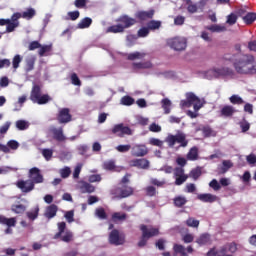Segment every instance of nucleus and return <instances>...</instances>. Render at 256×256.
Listing matches in <instances>:
<instances>
[{"mask_svg":"<svg viewBox=\"0 0 256 256\" xmlns=\"http://www.w3.org/2000/svg\"><path fill=\"white\" fill-rule=\"evenodd\" d=\"M186 99L180 101V107L182 109H189V107H193L194 112L189 110L187 112L188 117L191 119H196L197 117V111L203 107V101L200 100V98L195 95L193 92H187L185 95Z\"/></svg>","mask_w":256,"mask_h":256,"instance_id":"nucleus-1","label":"nucleus"},{"mask_svg":"<svg viewBox=\"0 0 256 256\" xmlns=\"http://www.w3.org/2000/svg\"><path fill=\"white\" fill-rule=\"evenodd\" d=\"M116 23L118 24L109 26L106 33H125V29H129L133 27V25H137V19L124 14L116 19Z\"/></svg>","mask_w":256,"mask_h":256,"instance_id":"nucleus-2","label":"nucleus"},{"mask_svg":"<svg viewBox=\"0 0 256 256\" xmlns=\"http://www.w3.org/2000/svg\"><path fill=\"white\" fill-rule=\"evenodd\" d=\"M255 63V56L244 54L233 63V67L239 75H251V65Z\"/></svg>","mask_w":256,"mask_h":256,"instance_id":"nucleus-3","label":"nucleus"},{"mask_svg":"<svg viewBox=\"0 0 256 256\" xmlns=\"http://www.w3.org/2000/svg\"><path fill=\"white\" fill-rule=\"evenodd\" d=\"M29 99L32 101V103H37V105H47L49 101H52V98L49 96V94H43L39 84H34L32 86Z\"/></svg>","mask_w":256,"mask_h":256,"instance_id":"nucleus-4","label":"nucleus"},{"mask_svg":"<svg viewBox=\"0 0 256 256\" xmlns=\"http://www.w3.org/2000/svg\"><path fill=\"white\" fill-rule=\"evenodd\" d=\"M140 231L142 232V235L138 242V247H145L149 239H151L152 237H157V235H159V228L147 226L145 224L140 225Z\"/></svg>","mask_w":256,"mask_h":256,"instance_id":"nucleus-5","label":"nucleus"},{"mask_svg":"<svg viewBox=\"0 0 256 256\" xmlns=\"http://www.w3.org/2000/svg\"><path fill=\"white\" fill-rule=\"evenodd\" d=\"M165 143H167L168 147H175V144L178 143L179 147H187L189 145V140H187V135L183 132H178L176 135L169 134L165 138Z\"/></svg>","mask_w":256,"mask_h":256,"instance_id":"nucleus-6","label":"nucleus"},{"mask_svg":"<svg viewBox=\"0 0 256 256\" xmlns=\"http://www.w3.org/2000/svg\"><path fill=\"white\" fill-rule=\"evenodd\" d=\"M166 44L170 49H173V51H185V49H187V38L181 36L168 38Z\"/></svg>","mask_w":256,"mask_h":256,"instance_id":"nucleus-7","label":"nucleus"},{"mask_svg":"<svg viewBox=\"0 0 256 256\" xmlns=\"http://www.w3.org/2000/svg\"><path fill=\"white\" fill-rule=\"evenodd\" d=\"M133 193H135V189L127 185L116 187L110 191V194L113 196L112 199H127V197H131Z\"/></svg>","mask_w":256,"mask_h":256,"instance_id":"nucleus-8","label":"nucleus"},{"mask_svg":"<svg viewBox=\"0 0 256 256\" xmlns=\"http://www.w3.org/2000/svg\"><path fill=\"white\" fill-rule=\"evenodd\" d=\"M161 28V21L150 20L147 22L146 26L141 27L137 32V37L145 38L149 37L151 31H157Z\"/></svg>","mask_w":256,"mask_h":256,"instance_id":"nucleus-9","label":"nucleus"},{"mask_svg":"<svg viewBox=\"0 0 256 256\" xmlns=\"http://www.w3.org/2000/svg\"><path fill=\"white\" fill-rule=\"evenodd\" d=\"M28 178L30 183V189H33V185H39L41 183H44L45 178L43 177V174L41 173V169L37 167H33L28 171Z\"/></svg>","mask_w":256,"mask_h":256,"instance_id":"nucleus-10","label":"nucleus"},{"mask_svg":"<svg viewBox=\"0 0 256 256\" xmlns=\"http://www.w3.org/2000/svg\"><path fill=\"white\" fill-rule=\"evenodd\" d=\"M109 243L111 245H124L125 244V234L119 233V230L114 229L109 234Z\"/></svg>","mask_w":256,"mask_h":256,"instance_id":"nucleus-11","label":"nucleus"},{"mask_svg":"<svg viewBox=\"0 0 256 256\" xmlns=\"http://www.w3.org/2000/svg\"><path fill=\"white\" fill-rule=\"evenodd\" d=\"M111 133L113 135H116V137H124L125 135H133V130L129 128L128 126H124L121 124H116L111 130Z\"/></svg>","mask_w":256,"mask_h":256,"instance_id":"nucleus-12","label":"nucleus"},{"mask_svg":"<svg viewBox=\"0 0 256 256\" xmlns=\"http://www.w3.org/2000/svg\"><path fill=\"white\" fill-rule=\"evenodd\" d=\"M73 116L71 115V110L69 108H62L58 111L57 121L60 124L70 123Z\"/></svg>","mask_w":256,"mask_h":256,"instance_id":"nucleus-13","label":"nucleus"},{"mask_svg":"<svg viewBox=\"0 0 256 256\" xmlns=\"http://www.w3.org/2000/svg\"><path fill=\"white\" fill-rule=\"evenodd\" d=\"M212 75L214 77H234L235 71L229 67L214 68L212 69Z\"/></svg>","mask_w":256,"mask_h":256,"instance_id":"nucleus-14","label":"nucleus"},{"mask_svg":"<svg viewBox=\"0 0 256 256\" xmlns=\"http://www.w3.org/2000/svg\"><path fill=\"white\" fill-rule=\"evenodd\" d=\"M155 16V10H148V11H137L135 13V17L137 20H139L140 23H145L147 21H150V19H153Z\"/></svg>","mask_w":256,"mask_h":256,"instance_id":"nucleus-15","label":"nucleus"},{"mask_svg":"<svg viewBox=\"0 0 256 256\" xmlns=\"http://www.w3.org/2000/svg\"><path fill=\"white\" fill-rule=\"evenodd\" d=\"M238 110L235 109L232 105H224L220 109V117H224L225 119L233 118V115L237 113Z\"/></svg>","mask_w":256,"mask_h":256,"instance_id":"nucleus-16","label":"nucleus"},{"mask_svg":"<svg viewBox=\"0 0 256 256\" xmlns=\"http://www.w3.org/2000/svg\"><path fill=\"white\" fill-rule=\"evenodd\" d=\"M174 175L176 177L175 185H183L189 177L185 175V170L183 168H176L174 170Z\"/></svg>","mask_w":256,"mask_h":256,"instance_id":"nucleus-17","label":"nucleus"},{"mask_svg":"<svg viewBox=\"0 0 256 256\" xmlns=\"http://www.w3.org/2000/svg\"><path fill=\"white\" fill-rule=\"evenodd\" d=\"M31 180H18L16 182V187L22 191V193H31L35 189V185L31 188V184L29 183Z\"/></svg>","mask_w":256,"mask_h":256,"instance_id":"nucleus-18","label":"nucleus"},{"mask_svg":"<svg viewBox=\"0 0 256 256\" xmlns=\"http://www.w3.org/2000/svg\"><path fill=\"white\" fill-rule=\"evenodd\" d=\"M50 132L52 133L53 139L58 141L59 143H63V141H67V137L63 134V127L60 128H51Z\"/></svg>","mask_w":256,"mask_h":256,"instance_id":"nucleus-19","label":"nucleus"},{"mask_svg":"<svg viewBox=\"0 0 256 256\" xmlns=\"http://www.w3.org/2000/svg\"><path fill=\"white\" fill-rule=\"evenodd\" d=\"M57 211H59V207L55 204H51L46 207L44 217L50 221V219L57 217Z\"/></svg>","mask_w":256,"mask_h":256,"instance_id":"nucleus-20","label":"nucleus"},{"mask_svg":"<svg viewBox=\"0 0 256 256\" xmlns=\"http://www.w3.org/2000/svg\"><path fill=\"white\" fill-rule=\"evenodd\" d=\"M130 167H137L138 169H147L149 167V160L147 159H133L129 162Z\"/></svg>","mask_w":256,"mask_h":256,"instance_id":"nucleus-21","label":"nucleus"},{"mask_svg":"<svg viewBox=\"0 0 256 256\" xmlns=\"http://www.w3.org/2000/svg\"><path fill=\"white\" fill-rule=\"evenodd\" d=\"M147 153L148 151L145 145H136L132 148V155L134 157H145Z\"/></svg>","mask_w":256,"mask_h":256,"instance_id":"nucleus-22","label":"nucleus"},{"mask_svg":"<svg viewBox=\"0 0 256 256\" xmlns=\"http://www.w3.org/2000/svg\"><path fill=\"white\" fill-rule=\"evenodd\" d=\"M228 250L227 246H221L219 250L212 248L208 251L207 256H227Z\"/></svg>","mask_w":256,"mask_h":256,"instance_id":"nucleus-23","label":"nucleus"},{"mask_svg":"<svg viewBox=\"0 0 256 256\" xmlns=\"http://www.w3.org/2000/svg\"><path fill=\"white\" fill-rule=\"evenodd\" d=\"M196 243L203 247V245H211V234L203 233L197 239Z\"/></svg>","mask_w":256,"mask_h":256,"instance_id":"nucleus-24","label":"nucleus"},{"mask_svg":"<svg viewBox=\"0 0 256 256\" xmlns=\"http://www.w3.org/2000/svg\"><path fill=\"white\" fill-rule=\"evenodd\" d=\"M197 199L203 203H215V201H217V196L210 193L198 194Z\"/></svg>","mask_w":256,"mask_h":256,"instance_id":"nucleus-25","label":"nucleus"},{"mask_svg":"<svg viewBox=\"0 0 256 256\" xmlns=\"http://www.w3.org/2000/svg\"><path fill=\"white\" fill-rule=\"evenodd\" d=\"M132 67L135 71H139L141 69H152L153 68V63H151V61L134 62L132 64Z\"/></svg>","mask_w":256,"mask_h":256,"instance_id":"nucleus-26","label":"nucleus"},{"mask_svg":"<svg viewBox=\"0 0 256 256\" xmlns=\"http://www.w3.org/2000/svg\"><path fill=\"white\" fill-rule=\"evenodd\" d=\"M0 225H6V227H15V225H17V218H7L4 215H0Z\"/></svg>","mask_w":256,"mask_h":256,"instance_id":"nucleus-27","label":"nucleus"},{"mask_svg":"<svg viewBox=\"0 0 256 256\" xmlns=\"http://www.w3.org/2000/svg\"><path fill=\"white\" fill-rule=\"evenodd\" d=\"M188 161H197L199 159V148L193 146L186 155Z\"/></svg>","mask_w":256,"mask_h":256,"instance_id":"nucleus-28","label":"nucleus"},{"mask_svg":"<svg viewBox=\"0 0 256 256\" xmlns=\"http://www.w3.org/2000/svg\"><path fill=\"white\" fill-rule=\"evenodd\" d=\"M206 29L208 31H211V33H225V31H227V27L219 24H212L210 26H207Z\"/></svg>","mask_w":256,"mask_h":256,"instance_id":"nucleus-29","label":"nucleus"},{"mask_svg":"<svg viewBox=\"0 0 256 256\" xmlns=\"http://www.w3.org/2000/svg\"><path fill=\"white\" fill-rule=\"evenodd\" d=\"M11 211L16 213V215H23L27 211V206L23 204H13L11 206Z\"/></svg>","mask_w":256,"mask_h":256,"instance_id":"nucleus-30","label":"nucleus"},{"mask_svg":"<svg viewBox=\"0 0 256 256\" xmlns=\"http://www.w3.org/2000/svg\"><path fill=\"white\" fill-rule=\"evenodd\" d=\"M161 104H162V109L164 111V114L169 115V113H171V107L173 105L171 100H169V98H164L162 99Z\"/></svg>","mask_w":256,"mask_h":256,"instance_id":"nucleus-31","label":"nucleus"},{"mask_svg":"<svg viewBox=\"0 0 256 256\" xmlns=\"http://www.w3.org/2000/svg\"><path fill=\"white\" fill-rule=\"evenodd\" d=\"M242 19L246 25H253V23L256 21V13L248 12L245 16L242 17Z\"/></svg>","mask_w":256,"mask_h":256,"instance_id":"nucleus-32","label":"nucleus"},{"mask_svg":"<svg viewBox=\"0 0 256 256\" xmlns=\"http://www.w3.org/2000/svg\"><path fill=\"white\" fill-rule=\"evenodd\" d=\"M22 19H27L28 21L33 19L37 15V11L34 8H27L24 12L21 13Z\"/></svg>","mask_w":256,"mask_h":256,"instance_id":"nucleus-33","label":"nucleus"},{"mask_svg":"<svg viewBox=\"0 0 256 256\" xmlns=\"http://www.w3.org/2000/svg\"><path fill=\"white\" fill-rule=\"evenodd\" d=\"M93 23V19L85 17L78 23V29H89Z\"/></svg>","mask_w":256,"mask_h":256,"instance_id":"nucleus-34","label":"nucleus"},{"mask_svg":"<svg viewBox=\"0 0 256 256\" xmlns=\"http://www.w3.org/2000/svg\"><path fill=\"white\" fill-rule=\"evenodd\" d=\"M52 51H53V44L41 45L38 51V55H40V57H45L47 53H51Z\"/></svg>","mask_w":256,"mask_h":256,"instance_id":"nucleus-35","label":"nucleus"},{"mask_svg":"<svg viewBox=\"0 0 256 256\" xmlns=\"http://www.w3.org/2000/svg\"><path fill=\"white\" fill-rule=\"evenodd\" d=\"M146 55L147 54L143 53V52H133V53L128 54L127 59H128V61H135L137 59H145Z\"/></svg>","mask_w":256,"mask_h":256,"instance_id":"nucleus-36","label":"nucleus"},{"mask_svg":"<svg viewBox=\"0 0 256 256\" xmlns=\"http://www.w3.org/2000/svg\"><path fill=\"white\" fill-rule=\"evenodd\" d=\"M175 207L181 208L187 204V198L185 196H176L173 199Z\"/></svg>","mask_w":256,"mask_h":256,"instance_id":"nucleus-37","label":"nucleus"},{"mask_svg":"<svg viewBox=\"0 0 256 256\" xmlns=\"http://www.w3.org/2000/svg\"><path fill=\"white\" fill-rule=\"evenodd\" d=\"M58 232L54 235L53 239H59L63 233H65V229H67V223L59 222L58 224Z\"/></svg>","mask_w":256,"mask_h":256,"instance_id":"nucleus-38","label":"nucleus"},{"mask_svg":"<svg viewBox=\"0 0 256 256\" xmlns=\"http://www.w3.org/2000/svg\"><path fill=\"white\" fill-rule=\"evenodd\" d=\"M173 249H174V253L179 254L180 256H188L185 246L181 244H174Z\"/></svg>","mask_w":256,"mask_h":256,"instance_id":"nucleus-39","label":"nucleus"},{"mask_svg":"<svg viewBox=\"0 0 256 256\" xmlns=\"http://www.w3.org/2000/svg\"><path fill=\"white\" fill-rule=\"evenodd\" d=\"M26 217H28L30 221H35V219L39 217V206H36L33 210L28 211L26 213Z\"/></svg>","mask_w":256,"mask_h":256,"instance_id":"nucleus-40","label":"nucleus"},{"mask_svg":"<svg viewBox=\"0 0 256 256\" xmlns=\"http://www.w3.org/2000/svg\"><path fill=\"white\" fill-rule=\"evenodd\" d=\"M200 131H202L204 137H215V131H213V128L211 126H203Z\"/></svg>","mask_w":256,"mask_h":256,"instance_id":"nucleus-41","label":"nucleus"},{"mask_svg":"<svg viewBox=\"0 0 256 256\" xmlns=\"http://www.w3.org/2000/svg\"><path fill=\"white\" fill-rule=\"evenodd\" d=\"M35 61H37V58L35 56H31L30 58H27L26 60V71H33L35 69Z\"/></svg>","mask_w":256,"mask_h":256,"instance_id":"nucleus-42","label":"nucleus"},{"mask_svg":"<svg viewBox=\"0 0 256 256\" xmlns=\"http://www.w3.org/2000/svg\"><path fill=\"white\" fill-rule=\"evenodd\" d=\"M82 193H94L95 186L91 185L90 183L84 182L80 187Z\"/></svg>","mask_w":256,"mask_h":256,"instance_id":"nucleus-43","label":"nucleus"},{"mask_svg":"<svg viewBox=\"0 0 256 256\" xmlns=\"http://www.w3.org/2000/svg\"><path fill=\"white\" fill-rule=\"evenodd\" d=\"M230 103H232V105H243L245 103V100H243V98H241V96L239 95H232L229 98Z\"/></svg>","mask_w":256,"mask_h":256,"instance_id":"nucleus-44","label":"nucleus"},{"mask_svg":"<svg viewBox=\"0 0 256 256\" xmlns=\"http://www.w3.org/2000/svg\"><path fill=\"white\" fill-rule=\"evenodd\" d=\"M95 215L98 219L105 220L107 219V212H105V208L100 207L95 210Z\"/></svg>","mask_w":256,"mask_h":256,"instance_id":"nucleus-45","label":"nucleus"},{"mask_svg":"<svg viewBox=\"0 0 256 256\" xmlns=\"http://www.w3.org/2000/svg\"><path fill=\"white\" fill-rule=\"evenodd\" d=\"M60 239L64 242V243H71V241H73V232L71 231H66L64 233V235H61Z\"/></svg>","mask_w":256,"mask_h":256,"instance_id":"nucleus-46","label":"nucleus"},{"mask_svg":"<svg viewBox=\"0 0 256 256\" xmlns=\"http://www.w3.org/2000/svg\"><path fill=\"white\" fill-rule=\"evenodd\" d=\"M42 155L46 161H51L53 158V149L45 148L42 150Z\"/></svg>","mask_w":256,"mask_h":256,"instance_id":"nucleus-47","label":"nucleus"},{"mask_svg":"<svg viewBox=\"0 0 256 256\" xmlns=\"http://www.w3.org/2000/svg\"><path fill=\"white\" fill-rule=\"evenodd\" d=\"M186 225L187 227H193L194 229H197V227H199V220L190 217L186 220Z\"/></svg>","mask_w":256,"mask_h":256,"instance_id":"nucleus-48","label":"nucleus"},{"mask_svg":"<svg viewBox=\"0 0 256 256\" xmlns=\"http://www.w3.org/2000/svg\"><path fill=\"white\" fill-rule=\"evenodd\" d=\"M17 27H19V22H11V20H9L6 26V33H13Z\"/></svg>","mask_w":256,"mask_h":256,"instance_id":"nucleus-49","label":"nucleus"},{"mask_svg":"<svg viewBox=\"0 0 256 256\" xmlns=\"http://www.w3.org/2000/svg\"><path fill=\"white\" fill-rule=\"evenodd\" d=\"M16 127L19 131H25V129H29V123L25 120H18L16 121Z\"/></svg>","mask_w":256,"mask_h":256,"instance_id":"nucleus-50","label":"nucleus"},{"mask_svg":"<svg viewBox=\"0 0 256 256\" xmlns=\"http://www.w3.org/2000/svg\"><path fill=\"white\" fill-rule=\"evenodd\" d=\"M147 197H155L157 195V188L155 186H148L144 189Z\"/></svg>","mask_w":256,"mask_h":256,"instance_id":"nucleus-51","label":"nucleus"},{"mask_svg":"<svg viewBox=\"0 0 256 256\" xmlns=\"http://www.w3.org/2000/svg\"><path fill=\"white\" fill-rule=\"evenodd\" d=\"M201 167H197L193 170H191L190 172V177H192V179H194V181H197V179H199L201 177Z\"/></svg>","mask_w":256,"mask_h":256,"instance_id":"nucleus-52","label":"nucleus"},{"mask_svg":"<svg viewBox=\"0 0 256 256\" xmlns=\"http://www.w3.org/2000/svg\"><path fill=\"white\" fill-rule=\"evenodd\" d=\"M125 219H127V214H125V213L115 212L112 215L113 221H125Z\"/></svg>","mask_w":256,"mask_h":256,"instance_id":"nucleus-53","label":"nucleus"},{"mask_svg":"<svg viewBox=\"0 0 256 256\" xmlns=\"http://www.w3.org/2000/svg\"><path fill=\"white\" fill-rule=\"evenodd\" d=\"M237 19H238L237 14L231 13V14H229V15L227 16L226 23H227L228 25H235V23H237Z\"/></svg>","mask_w":256,"mask_h":256,"instance_id":"nucleus-54","label":"nucleus"},{"mask_svg":"<svg viewBox=\"0 0 256 256\" xmlns=\"http://www.w3.org/2000/svg\"><path fill=\"white\" fill-rule=\"evenodd\" d=\"M121 103H122V105L131 106V105H133V103H135V99H133V97H131V96H124L121 99Z\"/></svg>","mask_w":256,"mask_h":256,"instance_id":"nucleus-55","label":"nucleus"},{"mask_svg":"<svg viewBox=\"0 0 256 256\" xmlns=\"http://www.w3.org/2000/svg\"><path fill=\"white\" fill-rule=\"evenodd\" d=\"M222 164H223V167L221 168V173H227V171H229V169L233 167V163L229 160H224Z\"/></svg>","mask_w":256,"mask_h":256,"instance_id":"nucleus-56","label":"nucleus"},{"mask_svg":"<svg viewBox=\"0 0 256 256\" xmlns=\"http://www.w3.org/2000/svg\"><path fill=\"white\" fill-rule=\"evenodd\" d=\"M242 133H247L251 129V124L247 120H243L239 123Z\"/></svg>","mask_w":256,"mask_h":256,"instance_id":"nucleus-57","label":"nucleus"},{"mask_svg":"<svg viewBox=\"0 0 256 256\" xmlns=\"http://www.w3.org/2000/svg\"><path fill=\"white\" fill-rule=\"evenodd\" d=\"M65 219L67 220L68 223H73V221H75V211L70 210L68 212L65 213L64 215Z\"/></svg>","mask_w":256,"mask_h":256,"instance_id":"nucleus-58","label":"nucleus"},{"mask_svg":"<svg viewBox=\"0 0 256 256\" xmlns=\"http://www.w3.org/2000/svg\"><path fill=\"white\" fill-rule=\"evenodd\" d=\"M116 150L119 152V153H127L128 151H131V145L129 144H126V145H118L116 147Z\"/></svg>","mask_w":256,"mask_h":256,"instance_id":"nucleus-59","label":"nucleus"},{"mask_svg":"<svg viewBox=\"0 0 256 256\" xmlns=\"http://www.w3.org/2000/svg\"><path fill=\"white\" fill-rule=\"evenodd\" d=\"M228 250V253H237V243L235 242H231V243H227L225 244Z\"/></svg>","mask_w":256,"mask_h":256,"instance_id":"nucleus-60","label":"nucleus"},{"mask_svg":"<svg viewBox=\"0 0 256 256\" xmlns=\"http://www.w3.org/2000/svg\"><path fill=\"white\" fill-rule=\"evenodd\" d=\"M8 149H12V151H17L19 149V142L16 140H10L7 142Z\"/></svg>","mask_w":256,"mask_h":256,"instance_id":"nucleus-61","label":"nucleus"},{"mask_svg":"<svg viewBox=\"0 0 256 256\" xmlns=\"http://www.w3.org/2000/svg\"><path fill=\"white\" fill-rule=\"evenodd\" d=\"M22 59H21V55L17 54L14 56L13 60H12V65L14 69H19V64L21 63Z\"/></svg>","mask_w":256,"mask_h":256,"instance_id":"nucleus-62","label":"nucleus"},{"mask_svg":"<svg viewBox=\"0 0 256 256\" xmlns=\"http://www.w3.org/2000/svg\"><path fill=\"white\" fill-rule=\"evenodd\" d=\"M71 81H72V85H76L77 87H81V80L79 79V76H77V73H72Z\"/></svg>","mask_w":256,"mask_h":256,"instance_id":"nucleus-63","label":"nucleus"},{"mask_svg":"<svg viewBox=\"0 0 256 256\" xmlns=\"http://www.w3.org/2000/svg\"><path fill=\"white\" fill-rule=\"evenodd\" d=\"M60 175H61L62 179H67V177H69V175H71V168L65 167V168L61 169Z\"/></svg>","mask_w":256,"mask_h":256,"instance_id":"nucleus-64","label":"nucleus"}]
</instances>
